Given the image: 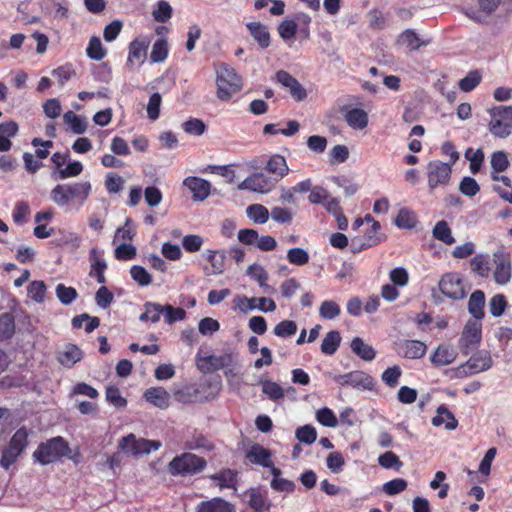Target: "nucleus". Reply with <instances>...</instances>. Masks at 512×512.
<instances>
[{"label": "nucleus", "instance_id": "obj_60", "mask_svg": "<svg viewBox=\"0 0 512 512\" xmlns=\"http://www.w3.org/2000/svg\"><path fill=\"white\" fill-rule=\"evenodd\" d=\"M183 130L190 135L200 136L206 130L205 123L198 118H189L182 124Z\"/></svg>", "mask_w": 512, "mask_h": 512}, {"label": "nucleus", "instance_id": "obj_34", "mask_svg": "<svg viewBox=\"0 0 512 512\" xmlns=\"http://www.w3.org/2000/svg\"><path fill=\"white\" fill-rule=\"evenodd\" d=\"M83 171V165L80 161H70L61 170H52L51 177L54 180H65L80 175Z\"/></svg>", "mask_w": 512, "mask_h": 512}, {"label": "nucleus", "instance_id": "obj_35", "mask_svg": "<svg viewBox=\"0 0 512 512\" xmlns=\"http://www.w3.org/2000/svg\"><path fill=\"white\" fill-rule=\"evenodd\" d=\"M51 200L59 207L64 208L65 211H69L72 201L74 199L67 192L66 188L62 184H57L50 192Z\"/></svg>", "mask_w": 512, "mask_h": 512}, {"label": "nucleus", "instance_id": "obj_30", "mask_svg": "<svg viewBox=\"0 0 512 512\" xmlns=\"http://www.w3.org/2000/svg\"><path fill=\"white\" fill-rule=\"evenodd\" d=\"M266 170L269 173L276 176V178L274 179L276 182L279 179H282L283 177H285L289 172V168L287 166L286 159L279 154L272 155L269 158L267 165H266Z\"/></svg>", "mask_w": 512, "mask_h": 512}, {"label": "nucleus", "instance_id": "obj_62", "mask_svg": "<svg viewBox=\"0 0 512 512\" xmlns=\"http://www.w3.org/2000/svg\"><path fill=\"white\" fill-rule=\"evenodd\" d=\"M316 419L325 427L334 428L338 424V420L334 412L327 407L321 408L316 412Z\"/></svg>", "mask_w": 512, "mask_h": 512}, {"label": "nucleus", "instance_id": "obj_22", "mask_svg": "<svg viewBox=\"0 0 512 512\" xmlns=\"http://www.w3.org/2000/svg\"><path fill=\"white\" fill-rule=\"evenodd\" d=\"M196 512H235V509L228 501L215 497L200 502L196 507Z\"/></svg>", "mask_w": 512, "mask_h": 512}, {"label": "nucleus", "instance_id": "obj_36", "mask_svg": "<svg viewBox=\"0 0 512 512\" xmlns=\"http://www.w3.org/2000/svg\"><path fill=\"white\" fill-rule=\"evenodd\" d=\"M470 267L473 273L480 277H488L490 262L488 254H477L470 260Z\"/></svg>", "mask_w": 512, "mask_h": 512}, {"label": "nucleus", "instance_id": "obj_24", "mask_svg": "<svg viewBox=\"0 0 512 512\" xmlns=\"http://www.w3.org/2000/svg\"><path fill=\"white\" fill-rule=\"evenodd\" d=\"M83 357L82 351L74 344H68L58 352L57 360L65 367H72Z\"/></svg>", "mask_w": 512, "mask_h": 512}, {"label": "nucleus", "instance_id": "obj_45", "mask_svg": "<svg viewBox=\"0 0 512 512\" xmlns=\"http://www.w3.org/2000/svg\"><path fill=\"white\" fill-rule=\"evenodd\" d=\"M354 354L365 361H372L376 356L374 348L359 337H354Z\"/></svg>", "mask_w": 512, "mask_h": 512}, {"label": "nucleus", "instance_id": "obj_1", "mask_svg": "<svg viewBox=\"0 0 512 512\" xmlns=\"http://www.w3.org/2000/svg\"><path fill=\"white\" fill-rule=\"evenodd\" d=\"M217 97L221 101H228L242 88L241 77L235 69L227 64H221L216 71Z\"/></svg>", "mask_w": 512, "mask_h": 512}, {"label": "nucleus", "instance_id": "obj_49", "mask_svg": "<svg viewBox=\"0 0 512 512\" xmlns=\"http://www.w3.org/2000/svg\"><path fill=\"white\" fill-rule=\"evenodd\" d=\"M165 322L173 324L177 321H182L186 317V311L181 307H173L170 304L162 305Z\"/></svg>", "mask_w": 512, "mask_h": 512}, {"label": "nucleus", "instance_id": "obj_19", "mask_svg": "<svg viewBox=\"0 0 512 512\" xmlns=\"http://www.w3.org/2000/svg\"><path fill=\"white\" fill-rule=\"evenodd\" d=\"M62 186L66 188L67 192L70 193V196H72L74 201L79 202L77 209H79L88 199L92 189L91 184L88 181L67 183L62 184Z\"/></svg>", "mask_w": 512, "mask_h": 512}, {"label": "nucleus", "instance_id": "obj_9", "mask_svg": "<svg viewBox=\"0 0 512 512\" xmlns=\"http://www.w3.org/2000/svg\"><path fill=\"white\" fill-rule=\"evenodd\" d=\"M439 289L446 297L453 300H461L467 295L463 281L457 273L443 275L439 281Z\"/></svg>", "mask_w": 512, "mask_h": 512}, {"label": "nucleus", "instance_id": "obj_41", "mask_svg": "<svg viewBox=\"0 0 512 512\" xmlns=\"http://www.w3.org/2000/svg\"><path fill=\"white\" fill-rule=\"evenodd\" d=\"M246 214L256 224L266 223L270 216L268 209L261 204L249 205L246 209Z\"/></svg>", "mask_w": 512, "mask_h": 512}, {"label": "nucleus", "instance_id": "obj_38", "mask_svg": "<svg viewBox=\"0 0 512 512\" xmlns=\"http://www.w3.org/2000/svg\"><path fill=\"white\" fill-rule=\"evenodd\" d=\"M433 237L446 245H452L455 238L452 231L445 220L438 221L432 231Z\"/></svg>", "mask_w": 512, "mask_h": 512}, {"label": "nucleus", "instance_id": "obj_57", "mask_svg": "<svg viewBox=\"0 0 512 512\" xmlns=\"http://www.w3.org/2000/svg\"><path fill=\"white\" fill-rule=\"evenodd\" d=\"M22 454V451L19 449L10 446L9 444L3 448L2 456L0 460V465L4 469H9L10 466L17 460V458Z\"/></svg>", "mask_w": 512, "mask_h": 512}, {"label": "nucleus", "instance_id": "obj_16", "mask_svg": "<svg viewBox=\"0 0 512 512\" xmlns=\"http://www.w3.org/2000/svg\"><path fill=\"white\" fill-rule=\"evenodd\" d=\"M205 258L211 264L210 268H205L206 275H220L225 271L226 250L208 249L204 253Z\"/></svg>", "mask_w": 512, "mask_h": 512}, {"label": "nucleus", "instance_id": "obj_23", "mask_svg": "<svg viewBox=\"0 0 512 512\" xmlns=\"http://www.w3.org/2000/svg\"><path fill=\"white\" fill-rule=\"evenodd\" d=\"M144 398L152 405L164 409L169 406L170 396L163 387H151L144 393Z\"/></svg>", "mask_w": 512, "mask_h": 512}, {"label": "nucleus", "instance_id": "obj_46", "mask_svg": "<svg viewBox=\"0 0 512 512\" xmlns=\"http://www.w3.org/2000/svg\"><path fill=\"white\" fill-rule=\"evenodd\" d=\"M415 214L409 209H400L396 219L395 225L401 229H413L416 226Z\"/></svg>", "mask_w": 512, "mask_h": 512}, {"label": "nucleus", "instance_id": "obj_20", "mask_svg": "<svg viewBox=\"0 0 512 512\" xmlns=\"http://www.w3.org/2000/svg\"><path fill=\"white\" fill-rule=\"evenodd\" d=\"M246 28L262 49L270 46L271 38L266 25L261 22H248Z\"/></svg>", "mask_w": 512, "mask_h": 512}, {"label": "nucleus", "instance_id": "obj_8", "mask_svg": "<svg viewBox=\"0 0 512 512\" xmlns=\"http://www.w3.org/2000/svg\"><path fill=\"white\" fill-rule=\"evenodd\" d=\"M452 166L439 160L430 161L427 165L428 186L434 190L445 186L451 179Z\"/></svg>", "mask_w": 512, "mask_h": 512}, {"label": "nucleus", "instance_id": "obj_42", "mask_svg": "<svg viewBox=\"0 0 512 512\" xmlns=\"http://www.w3.org/2000/svg\"><path fill=\"white\" fill-rule=\"evenodd\" d=\"M378 464L385 469H393L397 472L403 467V462L400 458L392 451H386L379 455Z\"/></svg>", "mask_w": 512, "mask_h": 512}, {"label": "nucleus", "instance_id": "obj_12", "mask_svg": "<svg viewBox=\"0 0 512 512\" xmlns=\"http://www.w3.org/2000/svg\"><path fill=\"white\" fill-rule=\"evenodd\" d=\"M276 181L264 173H254L238 185L239 190H250L258 193H268L275 186Z\"/></svg>", "mask_w": 512, "mask_h": 512}, {"label": "nucleus", "instance_id": "obj_44", "mask_svg": "<svg viewBox=\"0 0 512 512\" xmlns=\"http://www.w3.org/2000/svg\"><path fill=\"white\" fill-rule=\"evenodd\" d=\"M86 53L90 59L96 61H100L106 56V50L103 48L99 37L92 36L90 38Z\"/></svg>", "mask_w": 512, "mask_h": 512}, {"label": "nucleus", "instance_id": "obj_55", "mask_svg": "<svg viewBox=\"0 0 512 512\" xmlns=\"http://www.w3.org/2000/svg\"><path fill=\"white\" fill-rule=\"evenodd\" d=\"M298 31V24L294 20L285 19L278 26V33L284 41L291 40Z\"/></svg>", "mask_w": 512, "mask_h": 512}, {"label": "nucleus", "instance_id": "obj_59", "mask_svg": "<svg viewBox=\"0 0 512 512\" xmlns=\"http://www.w3.org/2000/svg\"><path fill=\"white\" fill-rule=\"evenodd\" d=\"M114 301L113 293L102 284V286L96 291L95 302L101 309H107Z\"/></svg>", "mask_w": 512, "mask_h": 512}, {"label": "nucleus", "instance_id": "obj_37", "mask_svg": "<svg viewBox=\"0 0 512 512\" xmlns=\"http://www.w3.org/2000/svg\"><path fill=\"white\" fill-rule=\"evenodd\" d=\"M63 121L75 134H83L87 129L85 118L75 114L73 111H67L63 115Z\"/></svg>", "mask_w": 512, "mask_h": 512}, {"label": "nucleus", "instance_id": "obj_27", "mask_svg": "<svg viewBox=\"0 0 512 512\" xmlns=\"http://www.w3.org/2000/svg\"><path fill=\"white\" fill-rule=\"evenodd\" d=\"M99 251L97 248H92L90 251L91 271L90 276L94 277L99 284H105L106 278L104 272L107 264L103 258H98Z\"/></svg>", "mask_w": 512, "mask_h": 512}, {"label": "nucleus", "instance_id": "obj_28", "mask_svg": "<svg viewBox=\"0 0 512 512\" xmlns=\"http://www.w3.org/2000/svg\"><path fill=\"white\" fill-rule=\"evenodd\" d=\"M432 424L436 427L444 424L447 430H454L458 426V421L445 405H440L436 416L432 418Z\"/></svg>", "mask_w": 512, "mask_h": 512}, {"label": "nucleus", "instance_id": "obj_39", "mask_svg": "<svg viewBox=\"0 0 512 512\" xmlns=\"http://www.w3.org/2000/svg\"><path fill=\"white\" fill-rule=\"evenodd\" d=\"M341 336L338 331H330L321 343V352L325 355H333L340 346Z\"/></svg>", "mask_w": 512, "mask_h": 512}, {"label": "nucleus", "instance_id": "obj_40", "mask_svg": "<svg viewBox=\"0 0 512 512\" xmlns=\"http://www.w3.org/2000/svg\"><path fill=\"white\" fill-rule=\"evenodd\" d=\"M163 309L162 305L155 302H146L144 304V312L139 316L141 322L151 321L157 323L160 320Z\"/></svg>", "mask_w": 512, "mask_h": 512}, {"label": "nucleus", "instance_id": "obj_5", "mask_svg": "<svg viewBox=\"0 0 512 512\" xmlns=\"http://www.w3.org/2000/svg\"><path fill=\"white\" fill-rule=\"evenodd\" d=\"M205 467V459L193 453H183L174 457L169 463V471L172 475H193L201 472Z\"/></svg>", "mask_w": 512, "mask_h": 512}, {"label": "nucleus", "instance_id": "obj_10", "mask_svg": "<svg viewBox=\"0 0 512 512\" xmlns=\"http://www.w3.org/2000/svg\"><path fill=\"white\" fill-rule=\"evenodd\" d=\"M495 269L493 272L494 281L499 285H506L512 277L511 259L509 254L502 248L493 253Z\"/></svg>", "mask_w": 512, "mask_h": 512}, {"label": "nucleus", "instance_id": "obj_64", "mask_svg": "<svg viewBox=\"0 0 512 512\" xmlns=\"http://www.w3.org/2000/svg\"><path fill=\"white\" fill-rule=\"evenodd\" d=\"M297 332V324L292 320H283L274 328V334L278 337H291Z\"/></svg>", "mask_w": 512, "mask_h": 512}, {"label": "nucleus", "instance_id": "obj_6", "mask_svg": "<svg viewBox=\"0 0 512 512\" xmlns=\"http://www.w3.org/2000/svg\"><path fill=\"white\" fill-rule=\"evenodd\" d=\"M161 446L159 441L136 438L134 434L123 437L119 442L120 449L129 455L140 456L156 451Z\"/></svg>", "mask_w": 512, "mask_h": 512}, {"label": "nucleus", "instance_id": "obj_48", "mask_svg": "<svg viewBox=\"0 0 512 512\" xmlns=\"http://www.w3.org/2000/svg\"><path fill=\"white\" fill-rule=\"evenodd\" d=\"M14 332L15 322L13 317L8 313L0 315V341L11 338Z\"/></svg>", "mask_w": 512, "mask_h": 512}, {"label": "nucleus", "instance_id": "obj_29", "mask_svg": "<svg viewBox=\"0 0 512 512\" xmlns=\"http://www.w3.org/2000/svg\"><path fill=\"white\" fill-rule=\"evenodd\" d=\"M242 303H246V307H242L241 304L239 306L242 310H255L258 309L262 312H273L276 309V304L274 300L271 298L266 297H259V298H247L244 297L241 300Z\"/></svg>", "mask_w": 512, "mask_h": 512}, {"label": "nucleus", "instance_id": "obj_25", "mask_svg": "<svg viewBox=\"0 0 512 512\" xmlns=\"http://www.w3.org/2000/svg\"><path fill=\"white\" fill-rule=\"evenodd\" d=\"M426 345L419 340H405L400 345V353L407 359H419L426 353Z\"/></svg>", "mask_w": 512, "mask_h": 512}, {"label": "nucleus", "instance_id": "obj_58", "mask_svg": "<svg viewBox=\"0 0 512 512\" xmlns=\"http://www.w3.org/2000/svg\"><path fill=\"white\" fill-rule=\"evenodd\" d=\"M162 103V97L158 92L153 93L148 101L146 111L147 117L151 121H156L160 115V106Z\"/></svg>", "mask_w": 512, "mask_h": 512}, {"label": "nucleus", "instance_id": "obj_51", "mask_svg": "<svg viewBox=\"0 0 512 512\" xmlns=\"http://www.w3.org/2000/svg\"><path fill=\"white\" fill-rule=\"evenodd\" d=\"M262 392L267 395L270 400L276 401L284 397L283 388L276 382L265 380L262 381Z\"/></svg>", "mask_w": 512, "mask_h": 512}, {"label": "nucleus", "instance_id": "obj_26", "mask_svg": "<svg viewBox=\"0 0 512 512\" xmlns=\"http://www.w3.org/2000/svg\"><path fill=\"white\" fill-rule=\"evenodd\" d=\"M485 293L482 290H475L468 300V311L474 320L484 318Z\"/></svg>", "mask_w": 512, "mask_h": 512}, {"label": "nucleus", "instance_id": "obj_14", "mask_svg": "<svg viewBox=\"0 0 512 512\" xmlns=\"http://www.w3.org/2000/svg\"><path fill=\"white\" fill-rule=\"evenodd\" d=\"M276 80L283 87L289 90L290 95L296 101H302L307 97V93L304 87L299 83V81L295 77L290 75L288 72L284 70L278 71L276 73Z\"/></svg>", "mask_w": 512, "mask_h": 512}, {"label": "nucleus", "instance_id": "obj_52", "mask_svg": "<svg viewBox=\"0 0 512 512\" xmlns=\"http://www.w3.org/2000/svg\"><path fill=\"white\" fill-rule=\"evenodd\" d=\"M130 275L132 279L142 287L148 286L152 282V277L148 271L140 265H134L130 268Z\"/></svg>", "mask_w": 512, "mask_h": 512}, {"label": "nucleus", "instance_id": "obj_11", "mask_svg": "<svg viewBox=\"0 0 512 512\" xmlns=\"http://www.w3.org/2000/svg\"><path fill=\"white\" fill-rule=\"evenodd\" d=\"M492 363L493 360L490 353L486 350H480L474 353L466 363L461 365L459 371L465 375H474L489 370Z\"/></svg>", "mask_w": 512, "mask_h": 512}, {"label": "nucleus", "instance_id": "obj_56", "mask_svg": "<svg viewBox=\"0 0 512 512\" xmlns=\"http://www.w3.org/2000/svg\"><path fill=\"white\" fill-rule=\"evenodd\" d=\"M481 82V74L477 70L470 71L459 81V88L463 92H470Z\"/></svg>", "mask_w": 512, "mask_h": 512}, {"label": "nucleus", "instance_id": "obj_50", "mask_svg": "<svg viewBox=\"0 0 512 512\" xmlns=\"http://www.w3.org/2000/svg\"><path fill=\"white\" fill-rule=\"evenodd\" d=\"M56 296L63 305H70L78 296L77 291L73 287H67L59 283L55 289Z\"/></svg>", "mask_w": 512, "mask_h": 512}, {"label": "nucleus", "instance_id": "obj_53", "mask_svg": "<svg viewBox=\"0 0 512 512\" xmlns=\"http://www.w3.org/2000/svg\"><path fill=\"white\" fill-rule=\"evenodd\" d=\"M408 482L403 478H394L382 485V491L389 495H397L406 490Z\"/></svg>", "mask_w": 512, "mask_h": 512}, {"label": "nucleus", "instance_id": "obj_15", "mask_svg": "<svg viewBox=\"0 0 512 512\" xmlns=\"http://www.w3.org/2000/svg\"><path fill=\"white\" fill-rule=\"evenodd\" d=\"M183 185L191 191L195 201H204L210 195L211 184L205 179L189 176L184 179Z\"/></svg>", "mask_w": 512, "mask_h": 512}, {"label": "nucleus", "instance_id": "obj_54", "mask_svg": "<svg viewBox=\"0 0 512 512\" xmlns=\"http://www.w3.org/2000/svg\"><path fill=\"white\" fill-rule=\"evenodd\" d=\"M287 260L296 266H303L309 261L308 252L300 247L291 248L287 251Z\"/></svg>", "mask_w": 512, "mask_h": 512}, {"label": "nucleus", "instance_id": "obj_43", "mask_svg": "<svg viewBox=\"0 0 512 512\" xmlns=\"http://www.w3.org/2000/svg\"><path fill=\"white\" fill-rule=\"evenodd\" d=\"M167 56H168L167 41L163 38L157 39L152 46V51L150 53V61L152 63H161L166 60Z\"/></svg>", "mask_w": 512, "mask_h": 512}, {"label": "nucleus", "instance_id": "obj_3", "mask_svg": "<svg viewBox=\"0 0 512 512\" xmlns=\"http://www.w3.org/2000/svg\"><path fill=\"white\" fill-rule=\"evenodd\" d=\"M69 451L68 443L61 436L54 437L41 443L33 453L35 461L47 465L58 461Z\"/></svg>", "mask_w": 512, "mask_h": 512}, {"label": "nucleus", "instance_id": "obj_21", "mask_svg": "<svg viewBox=\"0 0 512 512\" xmlns=\"http://www.w3.org/2000/svg\"><path fill=\"white\" fill-rule=\"evenodd\" d=\"M457 352L449 345H439L431 355V363L434 366H446L455 361Z\"/></svg>", "mask_w": 512, "mask_h": 512}, {"label": "nucleus", "instance_id": "obj_63", "mask_svg": "<svg viewBox=\"0 0 512 512\" xmlns=\"http://www.w3.org/2000/svg\"><path fill=\"white\" fill-rule=\"evenodd\" d=\"M506 307L507 300L503 294H496L489 301V311L493 317H500Z\"/></svg>", "mask_w": 512, "mask_h": 512}, {"label": "nucleus", "instance_id": "obj_47", "mask_svg": "<svg viewBox=\"0 0 512 512\" xmlns=\"http://www.w3.org/2000/svg\"><path fill=\"white\" fill-rule=\"evenodd\" d=\"M27 295L36 303H42L46 295V285L43 281H32L27 287Z\"/></svg>", "mask_w": 512, "mask_h": 512}, {"label": "nucleus", "instance_id": "obj_13", "mask_svg": "<svg viewBox=\"0 0 512 512\" xmlns=\"http://www.w3.org/2000/svg\"><path fill=\"white\" fill-rule=\"evenodd\" d=\"M149 44L150 42L146 38L134 39L129 44V52L126 65L130 68L134 67L135 65H142L146 59Z\"/></svg>", "mask_w": 512, "mask_h": 512}, {"label": "nucleus", "instance_id": "obj_7", "mask_svg": "<svg viewBox=\"0 0 512 512\" xmlns=\"http://www.w3.org/2000/svg\"><path fill=\"white\" fill-rule=\"evenodd\" d=\"M481 339L482 324L480 320H468L459 339L461 352L468 355L480 343Z\"/></svg>", "mask_w": 512, "mask_h": 512}, {"label": "nucleus", "instance_id": "obj_18", "mask_svg": "<svg viewBox=\"0 0 512 512\" xmlns=\"http://www.w3.org/2000/svg\"><path fill=\"white\" fill-rule=\"evenodd\" d=\"M248 496V506L254 512H267L272 504L267 498V493L262 492L259 488H250L246 492Z\"/></svg>", "mask_w": 512, "mask_h": 512}, {"label": "nucleus", "instance_id": "obj_32", "mask_svg": "<svg viewBox=\"0 0 512 512\" xmlns=\"http://www.w3.org/2000/svg\"><path fill=\"white\" fill-rule=\"evenodd\" d=\"M398 43L405 45L409 51H417L421 46H427L430 40L423 41L419 38L415 30L406 29L400 34Z\"/></svg>", "mask_w": 512, "mask_h": 512}, {"label": "nucleus", "instance_id": "obj_33", "mask_svg": "<svg viewBox=\"0 0 512 512\" xmlns=\"http://www.w3.org/2000/svg\"><path fill=\"white\" fill-rule=\"evenodd\" d=\"M211 479L219 486L220 489L232 488L236 490L237 471L232 469H224L211 476Z\"/></svg>", "mask_w": 512, "mask_h": 512}, {"label": "nucleus", "instance_id": "obj_4", "mask_svg": "<svg viewBox=\"0 0 512 512\" xmlns=\"http://www.w3.org/2000/svg\"><path fill=\"white\" fill-rule=\"evenodd\" d=\"M365 220L371 225L354 236V254L374 247L383 242L386 238L384 234L380 233V223L374 220L370 214L365 216Z\"/></svg>", "mask_w": 512, "mask_h": 512}, {"label": "nucleus", "instance_id": "obj_61", "mask_svg": "<svg viewBox=\"0 0 512 512\" xmlns=\"http://www.w3.org/2000/svg\"><path fill=\"white\" fill-rule=\"evenodd\" d=\"M402 375V370L400 366L394 365L392 367H388L382 373V381L389 387L394 388L399 384V378Z\"/></svg>", "mask_w": 512, "mask_h": 512}, {"label": "nucleus", "instance_id": "obj_17", "mask_svg": "<svg viewBox=\"0 0 512 512\" xmlns=\"http://www.w3.org/2000/svg\"><path fill=\"white\" fill-rule=\"evenodd\" d=\"M245 457L252 464H256L264 468L272 466V454L270 450L260 444L255 443L251 445L246 451Z\"/></svg>", "mask_w": 512, "mask_h": 512}, {"label": "nucleus", "instance_id": "obj_31", "mask_svg": "<svg viewBox=\"0 0 512 512\" xmlns=\"http://www.w3.org/2000/svg\"><path fill=\"white\" fill-rule=\"evenodd\" d=\"M236 354L232 350H227L221 355H209L204 361L210 365L213 370H221L233 365Z\"/></svg>", "mask_w": 512, "mask_h": 512}, {"label": "nucleus", "instance_id": "obj_2", "mask_svg": "<svg viewBox=\"0 0 512 512\" xmlns=\"http://www.w3.org/2000/svg\"><path fill=\"white\" fill-rule=\"evenodd\" d=\"M491 117L488 124L490 133L496 138H507L512 134V105L494 106L488 110Z\"/></svg>", "mask_w": 512, "mask_h": 512}]
</instances>
